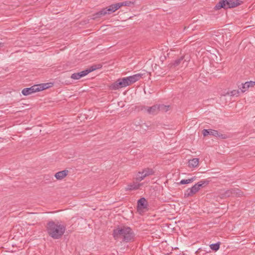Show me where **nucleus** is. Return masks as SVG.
Instances as JSON below:
<instances>
[{
	"mask_svg": "<svg viewBox=\"0 0 255 255\" xmlns=\"http://www.w3.org/2000/svg\"><path fill=\"white\" fill-rule=\"evenodd\" d=\"M113 235L115 240L128 243L133 240L135 234L129 227L121 225L113 230Z\"/></svg>",
	"mask_w": 255,
	"mask_h": 255,
	"instance_id": "1",
	"label": "nucleus"
},
{
	"mask_svg": "<svg viewBox=\"0 0 255 255\" xmlns=\"http://www.w3.org/2000/svg\"><path fill=\"white\" fill-rule=\"evenodd\" d=\"M46 227L48 234L54 239L61 238L66 230V226L58 221H48Z\"/></svg>",
	"mask_w": 255,
	"mask_h": 255,
	"instance_id": "2",
	"label": "nucleus"
},
{
	"mask_svg": "<svg viewBox=\"0 0 255 255\" xmlns=\"http://www.w3.org/2000/svg\"><path fill=\"white\" fill-rule=\"evenodd\" d=\"M242 3L239 0H220L215 6V9L218 10L221 8L224 9L237 7Z\"/></svg>",
	"mask_w": 255,
	"mask_h": 255,
	"instance_id": "3",
	"label": "nucleus"
},
{
	"mask_svg": "<svg viewBox=\"0 0 255 255\" xmlns=\"http://www.w3.org/2000/svg\"><path fill=\"white\" fill-rule=\"evenodd\" d=\"M185 56H181L173 61L168 64V67L170 69H173L177 67L180 64H182V67H186L187 65V61L184 59Z\"/></svg>",
	"mask_w": 255,
	"mask_h": 255,
	"instance_id": "4",
	"label": "nucleus"
},
{
	"mask_svg": "<svg viewBox=\"0 0 255 255\" xmlns=\"http://www.w3.org/2000/svg\"><path fill=\"white\" fill-rule=\"evenodd\" d=\"M202 132L205 136L208 135H211L216 137H218L221 139H226L228 137L227 135L221 134L217 130L212 129H204L203 130Z\"/></svg>",
	"mask_w": 255,
	"mask_h": 255,
	"instance_id": "5",
	"label": "nucleus"
},
{
	"mask_svg": "<svg viewBox=\"0 0 255 255\" xmlns=\"http://www.w3.org/2000/svg\"><path fill=\"white\" fill-rule=\"evenodd\" d=\"M125 82L123 78L118 79L110 85V89L113 90H116L120 88L126 87Z\"/></svg>",
	"mask_w": 255,
	"mask_h": 255,
	"instance_id": "6",
	"label": "nucleus"
},
{
	"mask_svg": "<svg viewBox=\"0 0 255 255\" xmlns=\"http://www.w3.org/2000/svg\"><path fill=\"white\" fill-rule=\"evenodd\" d=\"M137 210L138 211H143L144 210L147 209L148 202L145 198L142 197L137 201Z\"/></svg>",
	"mask_w": 255,
	"mask_h": 255,
	"instance_id": "7",
	"label": "nucleus"
},
{
	"mask_svg": "<svg viewBox=\"0 0 255 255\" xmlns=\"http://www.w3.org/2000/svg\"><path fill=\"white\" fill-rule=\"evenodd\" d=\"M199 191V190L195 184L191 188H189L185 191L184 194V196L185 198H188L189 197L192 196Z\"/></svg>",
	"mask_w": 255,
	"mask_h": 255,
	"instance_id": "8",
	"label": "nucleus"
},
{
	"mask_svg": "<svg viewBox=\"0 0 255 255\" xmlns=\"http://www.w3.org/2000/svg\"><path fill=\"white\" fill-rule=\"evenodd\" d=\"M38 88H37V86L35 85L29 88H24L22 90L21 93L24 96H27L38 92Z\"/></svg>",
	"mask_w": 255,
	"mask_h": 255,
	"instance_id": "9",
	"label": "nucleus"
},
{
	"mask_svg": "<svg viewBox=\"0 0 255 255\" xmlns=\"http://www.w3.org/2000/svg\"><path fill=\"white\" fill-rule=\"evenodd\" d=\"M119 5L117 3L112 4L109 6L107 7L104 8V11L105 12V15L106 14H110L115 11H116L117 10H118L119 8Z\"/></svg>",
	"mask_w": 255,
	"mask_h": 255,
	"instance_id": "10",
	"label": "nucleus"
},
{
	"mask_svg": "<svg viewBox=\"0 0 255 255\" xmlns=\"http://www.w3.org/2000/svg\"><path fill=\"white\" fill-rule=\"evenodd\" d=\"M225 194L227 196H230L231 195H238L240 196L242 195L243 192L239 189H231L227 190Z\"/></svg>",
	"mask_w": 255,
	"mask_h": 255,
	"instance_id": "11",
	"label": "nucleus"
},
{
	"mask_svg": "<svg viewBox=\"0 0 255 255\" xmlns=\"http://www.w3.org/2000/svg\"><path fill=\"white\" fill-rule=\"evenodd\" d=\"M143 185L142 183H139L137 182H132L128 184L126 188L127 190H134L139 188V187Z\"/></svg>",
	"mask_w": 255,
	"mask_h": 255,
	"instance_id": "12",
	"label": "nucleus"
},
{
	"mask_svg": "<svg viewBox=\"0 0 255 255\" xmlns=\"http://www.w3.org/2000/svg\"><path fill=\"white\" fill-rule=\"evenodd\" d=\"M68 170H64L56 173L54 176L57 180H62L68 175Z\"/></svg>",
	"mask_w": 255,
	"mask_h": 255,
	"instance_id": "13",
	"label": "nucleus"
},
{
	"mask_svg": "<svg viewBox=\"0 0 255 255\" xmlns=\"http://www.w3.org/2000/svg\"><path fill=\"white\" fill-rule=\"evenodd\" d=\"M88 74V72L87 71L84 70L79 73H75L72 74L71 76V78L74 80H78L81 78L87 75Z\"/></svg>",
	"mask_w": 255,
	"mask_h": 255,
	"instance_id": "14",
	"label": "nucleus"
},
{
	"mask_svg": "<svg viewBox=\"0 0 255 255\" xmlns=\"http://www.w3.org/2000/svg\"><path fill=\"white\" fill-rule=\"evenodd\" d=\"M143 108L146 110L147 112L149 114L154 115L158 112V106L157 105H154L152 107H144Z\"/></svg>",
	"mask_w": 255,
	"mask_h": 255,
	"instance_id": "15",
	"label": "nucleus"
},
{
	"mask_svg": "<svg viewBox=\"0 0 255 255\" xmlns=\"http://www.w3.org/2000/svg\"><path fill=\"white\" fill-rule=\"evenodd\" d=\"M146 74L145 73H138L134 74L133 75L130 76V80L131 81V83L133 84L135 83V82L138 81L141 78H143V76Z\"/></svg>",
	"mask_w": 255,
	"mask_h": 255,
	"instance_id": "16",
	"label": "nucleus"
},
{
	"mask_svg": "<svg viewBox=\"0 0 255 255\" xmlns=\"http://www.w3.org/2000/svg\"><path fill=\"white\" fill-rule=\"evenodd\" d=\"M105 15V12L104 11V8L102 9L100 11H98L97 12L93 14L92 19H96L99 18H101V17H103Z\"/></svg>",
	"mask_w": 255,
	"mask_h": 255,
	"instance_id": "17",
	"label": "nucleus"
},
{
	"mask_svg": "<svg viewBox=\"0 0 255 255\" xmlns=\"http://www.w3.org/2000/svg\"><path fill=\"white\" fill-rule=\"evenodd\" d=\"M199 162V159L197 158H194L192 159L189 160L188 166L190 167H196L198 165Z\"/></svg>",
	"mask_w": 255,
	"mask_h": 255,
	"instance_id": "18",
	"label": "nucleus"
},
{
	"mask_svg": "<svg viewBox=\"0 0 255 255\" xmlns=\"http://www.w3.org/2000/svg\"><path fill=\"white\" fill-rule=\"evenodd\" d=\"M209 183V181L208 180H201L197 183L195 184V185H196V187L198 188V189L200 190L201 187H205V186L207 185Z\"/></svg>",
	"mask_w": 255,
	"mask_h": 255,
	"instance_id": "19",
	"label": "nucleus"
},
{
	"mask_svg": "<svg viewBox=\"0 0 255 255\" xmlns=\"http://www.w3.org/2000/svg\"><path fill=\"white\" fill-rule=\"evenodd\" d=\"M158 106V111H161L162 112H167L169 109H170V106H166L164 105H157Z\"/></svg>",
	"mask_w": 255,
	"mask_h": 255,
	"instance_id": "20",
	"label": "nucleus"
},
{
	"mask_svg": "<svg viewBox=\"0 0 255 255\" xmlns=\"http://www.w3.org/2000/svg\"><path fill=\"white\" fill-rule=\"evenodd\" d=\"M101 68L102 65L100 64L94 65L91 66L89 68L86 69L85 71H87V72H88V74H89L90 72H91L97 69H100Z\"/></svg>",
	"mask_w": 255,
	"mask_h": 255,
	"instance_id": "21",
	"label": "nucleus"
},
{
	"mask_svg": "<svg viewBox=\"0 0 255 255\" xmlns=\"http://www.w3.org/2000/svg\"><path fill=\"white\" fill-rule=\"evenodd\" d=\"M142 174H144V175L147 176L150 175H152L154 173V171L151 168H147L143 169L142 171Z\"/></svg>",
	"mask_w": 255,
	"mask_h": 255,
	"instance_id": "22",
	"label": "nucleus"
},
{
	"mask_svg": "<svg viewBox=\"0 0 255 255\" xmlns=\"http://www.w3.org/2000/svg\"><path fill=\"white\" fill-rule=\"evenodd\" d=\"M48 85L49 83H44L39 85H36L37 86V88H38V92L47 89L49 87Z\"/></svg>",
	"mask_w": 255,
	"mask_h": 255,
	"instance_id": "23",
	"label": "nucleus"
},
{
	"mask_svg": "<svg viewBox=\"0 0 255 255\" xmlns=\"http://www.w3.org/2000/svg\"><path fill=\"white\" fill-rule=\"evenodd\" d=\"M145 177H146L145 175H144V174H142V172H138V173L136 175V180L137 182L141 181Z\"/></svg>",
	"mask_w": 255,
	"mask_h": 255,
	"instance_id": "24",
	"label": "nucleus"
},
{
	"mask_svg": "<svg viewBox=\"0 0 255 255\" xmlns=\"http://www.w3.org/2000/svg\"><path fill=\"white\" fill-rule=\"evenodd\" d=\"M196 179V177H193L191 178L188 179H182L180 181V184H188L190 183H191L193 182Z\"/></svg>",
	"mask_w": 255,
	"mask_h": 255,
	"instance_id": "25",
	"label": "nucleus"
},
{
	"mask_svg": "<svg viewBox=\"0 0 255 255\" xmlns=\"http://www.w3.org/2000/svg\"><path fill=\"white\" fill-rule=\"evenodd\" d=\"M220 243L218 242L215 244H212L210 245L211 249L214 251H217L220 249Z\"/></svg>",
	"mask_w": 255,
	"mask_h": 255,
	"instance_id": "26",
	"label": "nucleus"
},
{
	"mask_svg": "<svg viewBox=\"0 0 255 255\" xmlns=\"http://www.w3.org/2000/svg\"><path fill=\"white\" fill-rule=\"evenodd\" d=\"M249 84L248 82H245L244 84H242V87L240 88L241 92L244 93L249 88Z\"/></svg>",
	"mask_w": 255,
	"mask_h": 255,
	"instance_id": "27",
	"label": "nucleus"
},
{
	"mask_svg": "<svg viewBox=\"0 0 255 255\" xmlns=\"http://www.w3.org/2000/svg\"><path fill=\"white\" fill-rule=\"evenodd\" d=\"M123 79L124 82H125V85L126 87L132 84V83H131V81L130 80L131 79H130V76L124 77V78H123Z\"/></svg>",
	"mask_w": 255,
	"mask_h": 255,
	"instance_id": "28",
	"label": "nucleus"
},
{
	"mask_svg": "<svg viewBox=\"0 0 255 255\" xmlns=\"http://www.w3.org/2000/svg\"><path fill=\"white\" fill-rule=\"evenodd\" d=\"M131 3V1H124L122 2L117 3V4L119 5V8L123 6H129Z\"/></svg>",
	"mask_w": 255,
	"mask_h": 255,
	"instance_id": "29",
	"label": "nucleus"
},
{
	"mask_svg": "<svg viewBox=\"0 0 255 255\" xmlns=\"http://www.w3.org/2000/svg\"><path fill=\"white\" fill-rule=\"evenodd\" d=\"M240 92L239 90H233L231 92V96H238Z\"/></svg>",
	"mask_w": 255,
	"mask_h": 255,
	"instance_id": "30",
	"label": "nucleus"
},
{
	"mask_svg": "<svg viewBox=\"0 0 255 255\" xmlns=\"http://www.w3.org/2000/svg\"><path fill=\"white\" fill-rule=\"evenodd\" d=\"M249 87H253L255 85V81H248Z\"/></svg>",
	"mask_w": 255,
	"mask_h": 255,
	"instance_id": "31",
	"label": "nucleus"
},
{
	"mask_svg": "<svg viewBox=\"0 0 255 255\" xmlns=\"http://www.w3.org/2000/svg\"><path fill=\"white\" fill-rule=\"evenodd\" d=\"M2 47V43L0 42V48Z\"/></svg>",
	"mask_w": 255,
	"mask_h": 255,
	"instance_id": "32",
	"label": "nucleus"
}]
</instances>
